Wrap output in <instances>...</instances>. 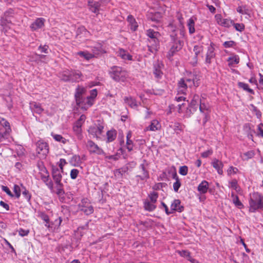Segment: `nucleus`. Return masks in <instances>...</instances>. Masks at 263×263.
I'll return each instance as SVG.
<instances>
[{
	"label": "nucleus",
	"instance_id": "23",
	"mask_svg": "<svg viewBox=\"0 0 263 263\" xmlns=\"http://www.w3.org/2000/svg\"><path fill=\"white\" fill-rule=\"evenodd\" d=\"M184 207L181 205V201L179 199H175L172 203L171 205V210L173 211H177L181 212L183 211Z\"/></svg>",
	"mask_w": 263,
	"mask_h": 263
},
{
	"label": "nucleus",
	"instance_id": "8",
	"mask_svg": "<svg viewBox=\"0 0 263 263\" xmlns=\"http://www.w3.org/2000/svg\"><path fill=\"white\" fill-rule=\"evenodd\" d=\"M86 119V116L82 115L80 116V118L74 123L73 126V130L76 135L77 138L81 140L82 139V126L84 123Z\"/></svg>",
	"mask_w": 263,
	"mask_h": 263
},
{
	"label": "nucleus",
	"instance_id": "19",
	"mask_svg": "<svg viewBox=\"0 0 263 263\" xmlns=\"http://www.w3.org/2000/svg\"><path fill=\"white\" fill-rule=\"evenodd\" d=\"M88 5L89 10L95 13H98L100 10H102V9H101V7L103 6L101 2L88 1Z\"/></svg>",
	"mask_w": 263,
	"mask_h": 263
},
{
	"label": "nucleus",
	"instance_id": "35",
	"mask_svg": "<svg viewBox=\"0 0 263 263\" xmlns=\"http://www.w3.org/2000/svg\"><path fill=\"white\" fill-rule=\"evenodd\" d=\"M107 142L113 141L117 137V132L115 130H108L106 133Z\"/></svg>",
	"mask_w": 263,
	"mask_h": 263
},
{
	"label": "nucleus",
	"instance_id": "25",
	"mask_svg": "<svg viewBox=\"0 0 263 263\" xmlns=\"http://www.w3.org/2000/svg\"><path fill=\"white\" fill-rule=\"evenodd\" d=\"M209 187V184L206 180H203L198 185L197 190L201 194H204L207 193Z\"/></svg>",
	"mask_w": 263,
	"mask_h": 263
},
{
	"label": "nucleus",
	"instance_id": "1",
	"mask_svg": "<svg viewBox=\"0 0 263 263\" xmlns=\"http://www.w3.org/2000/svg\"><path fill=\"white\" fill-rule=\"evenodd\" d=\"M200 77L198 75L190 73L187 77L180 79L178 82V93L185 95L188 88L193 86L197 87L200 84Z\"/></svg>",
	"mask_w": 263,
	"mask_h": 263
},
{
	"label": "nucleus",
	"instance_id": "41",
	"mask_svg": "<svg viewBox=\"0 0 263 263\" xmlns=\"http://www.w3.org/2000/svg\"><path fill=\"white\" fill-rule=\"evenodd\" d=\"M11 21L10 18L3 15L1 18V25L3 27H7L8 24H11Z\"/></svg>",
	"mask_w": 263,
	"mask_h": 263
},
{
	"label": "nucleus",
	"instance_id": "10",
	"mask_svg": "<svg viewBox=\"0 0 263 263\" xmlns=\"http://www.w3.org/2000/svg\"><path fill=\"white\" fill-rule=\"evenodd\" d=\"M204 98L201 96L200 98L199 110L201 113L203 114L204 118L203 121V124H205L209 118V112H210V106L208 104L204 102Z\"/></svg>",
	"mask_w": 263,
	"mask_h": 263
},
{
	"label": "nucleus",
	"instance_id": "34",
	"mask_svg": "<svg viewBox=\"0 0 263 263\" xmlns=\"http://www.w3.org/2000/svg\"><path fill=\"white\" fill-rule=\"evenodd\" d=\"M238 86L239 88L242 89L243 90L247 91L251 94H254V91L252 89L249 88V85L247 83L239 82H238Z\"/></svg>",
	"mask_w": 263,
	"mask_h": 263
},
{
	"label": "nucleus",
	"instance_id": "15",
	"mask_svg": "<svg viewBox=\"0 0 263 263\" xmlns=\"http://www.w3.org/2000/svg\"><path fill=\"white\" fill-rule=\"evenodd\" d=\"M43 173H41V178L42 180L46 184L48 188L52 190L53 188V184L52 180L49 178V174L45 168L42 170Z\"/></svg>",
	"mask_w": 263,
	"mask_h": 263
},
{
	"label": "nucleus",
	"instance_id": "13",
	"mask_svg": "<svg viewBox=\"0 0 263 263\" xmlns=\"http://www.w3.org/2000/svg\"><path fill=\"white\" fill-rule=\"evenodd\" d=\"M104 126L102 125L99 126H91L89 128L88 132L89 134L91 135L93 138L97 139H102L103 135Z\"/></svg>",
	"mask_w": 263,
	"mask_h": 263
},
{
	"label": "nucleus",
	"instance_id": "21",
	"mask_svg": "<svg viewBox=\"0 0 263 263\" xmlns=\"http://www.w3.org/2000/svg\"><path fill=\"white\" fill-rule=\"evenodd\" d=\"M213 167L216 170L217 173L219 175H222L223 174V163L217 159H214L212 160V162L211 163Z\"/></svg>",
	"mask_w": 263,
	"mask_h": 263
},
{
	"label": "nucleus",
	"instance_id": "37",
	"mask_svg": "<svg viewBox=\"0 0 263 263\" xmlns=\"http://www.w3.org/2000/svg\"><path fill=\"white\" fill-rule=\"evenodd\" d=\"M144 209L148 211H153L156 208V205L155 203L147 200L144 202Z\"/></svg>",
	"mask_w": 263,
	"mask_h": 263
},
{
	"label": "nucleus",
	"instance_id": "40",
	"mask_svg": "<svg viewBox=\"0 0 263 263\" xmlns=\"http://www.w3.org/2000/svg\"><path fill=\"white\" fill-rule=\"evenodd\" d=\"M70 162L73 166H79L81 163L80 157L78 155L73 156L70 159Z\"/></svg>",
	"mask_w": 263,
	"mask_h": 263
},
{
	"label": "nucleus",
	"instance_id": "30",
	"mask_svg": "<svg viewBox=\"0 0 263 263\" xmlns=\"http://www.w3.org/2000/svg\"><path fill=\"white\" fill-rule=\"evenodd\" d=\"M252 125L249 123L245 124L243 126L244 131L248 135V138L251 139H252L253 134L255 133V131L252 129Z\"/></svg>",
	"mask_w": 263,
	"mask_h": 263
},
{
	"label": "nucleus",
	"instance_id": "22",
	"mask_svg": "<svg viewBox=\"0 0 263 263\" xmlns=\"http://www.w3.org/2000/svg\"><path fill=\"white\" fill-rule=\"evenodd\" d=\"M124 103L127 104L129 107L133 108H136L138 107L140 104L138 102L135 98L131 96L125 97L124 98Z\"/></svg>",
	"mask_w": 263,
	"mask_h": 263
},
{
	"label": "nucleus",
	"instance_id": "2",
	"mask_svg": "<svg viewBox=\"0 0 263 263\" xmlns=\"http://www.w3.org/2000/svg\"><path fill=\"white\" fill-rule=\"evenodd\" d=\"M249 204V211L251 213L263 210V195L258 192H254L250 194Z\"/></svg>",
	"mask_w": 263,
	"mask_h": 263
},
{
	"label": "nucleus",
	"instance_id": "47",
	"mask_svg": "<svg viewBox=\"0 0 263 263\" xmlns=\"http://www.w3.org/2000/svg\"><path fill=\"white\" fill-rule=\"evenodd\" d=\"M229 187L235 190L236 191H238V185L237 181L236 179H233L229 182Z\"/></svg>",
	"mask_w": 263,
	"mask_h": 263
},
{
	"label": "nucleus",
	"instance_id": "56",
	"mask_svg": "<svg viewBox=\"0 0 263 263\" xmlns=\"http://www.w3.org/2000/svg\"><path fill=\"white\" fill-rule=\"evenodd\" d=\"M79 173V171L78 170L75 168L72 169L70 173V178L72 179H76L77 178Z\"/></svg>",
	"mask_w": 263,
	"mask_h": 263
},
{
	"label": "nucleus",
	"instance_id": "46",
	"mask_svg": "<svg viewBox=\"0 0 263 263\" xmlns=\"http://www.w3.org/2000/svg\"><path fill=\"white\" fill-rule=\"evenodd\" d=\"M0 125L4 128V130L11 128L9 123L4 118L0 117Z\"/></svg>",
	"mask_w": 263,
	"mask_h": 263
},
{
	"label": "nucleus",
	"instance_id": "58",
	"mask_svg": "<svg viewBox=\"0 0 263 263\" xmlns=\"http://www.w3.org/2000/svg\"><path fill=\"white\" fill-rule=\"evenodd\" d=\"M17 232L18 233L19 235L22 237L27 236L29 233V230L28 229L24 230L22 228L19 229L17 230Z\"/></svg>",
	"mask_w": 263,
	"mask_h": 263
},
{
	"label": "nucleus",
	"instance_id": "20",
	"mask_svg": "<svg viewBox=\"0 0 263 263\" xmlns=\"http://www.w3.org/2000/svg\"><path fill=\"white\" fill-rule=\"evenodd\" d=\"M215 48L212 45L208 47V51L206 53V57L205 63V64H210L212 62V60L215 57V54L214 53Z\"/></svg>",
	"mask_w": 263,
	"mask_h": 263
},
{
	"label": "nucleus",
	"instance_id": "44",
	"mask_svg": "<svg viewBox=\"0 0 263 263\" xmlns=\"http://www.w3.org/2000/svg\"><path fill=\"white\" fill-rule=\"evenodd\" d=\"M158 194L157 192H153L148 195L149 201L155 204L157 201Z\"/></svg>",
	"mask_w": 263,
	"mask_h": 263
},
{
	"label": "nucleus",
	"instance_id": "45",
	"mask_svg": "<svg viewBox=\"0 0 263 263\" xmlns=\"http://www.w3.org/2000/svg\"><path fill=\"white\" fill-rule=\"evenodd\" d=\"M254 155L255 153L253 151H250L245 153L241 157L243 160H247L253 158Z\"/></svg>",
	"mask_w": 263,
	"mask_h": 263
},
{
	"label": "nucleus",
	"instance_id": "49",
	"mask_svg": "<svg viewBox=\"0 0 263 263\" xmlns=\"http://www.w3.org/2000/svg\"><path fill=\"white\" fill-rule=\"evenodd\" d=\"M127 167H122L116 170L115 174L118 177H121L122 175L127 171Z\"/></svg>",
	"mask_w": 263,
	"mask_h": 263
},
{
	"label": "nucleus",
	"instance_id": "62",
	"mask_svg": "<svg viewBox=\"0 0 263 263\" xmlns=\"http://www.w3.org/2000/svg\"><path fill=\"white\" fill-rule=\"evenodd\" d=\"M13 191L15 193V195L17 198H18L21 196V189L17 185H14L13 187Z\"/></svg>",
	"mask_w": 263,
	"mask_h": 263
},
{
	"label": "nucleus",
	"instance_id": "11",
	"mask_svg": "<svg viewBox=\"0 0 263 263\" xmlns=\"http://www.w3.org/2000/svg\"><path fill=\"white\" fill-rule=\"evenodd\" d=\"M86 146L90 154H95L98 155H106V153L104 151L91 140L87 141Z\"/></svg>",
	"mask_w": 263,
	"mask_h": 263
},
{
	"label": "nucleus",
	"instance_id": "24",
	"mask_svg": "<svg viewBox=\"0 0 263 263\" xmlns=\"http://www.w3.org/2000/svg\"><path fill=\"white\" fill-rule=\"evenodd\" d=\"M198 100L199 96L198 95H194L190 105V108H187V112L189 111L190 114H193L197 110Z\"/></svg>",
	"mask_w": 263,
	"mask_h": 263
},
{
	"label": "nucleus",
	"instance_id": "14",
	"mask_svg": "<svg viewBox=\"0 0 263 263\" xmlns=\"http://www.w3.org/2000/svg\"><path fill=\"white\" fill-rule=\"evenodd\" d=\"M148 163L145 160H143V163L139 165V169L141 170L142 175H137L136 177L139 178L141 180H144L149 178V173L146 167Z\"/></svg>",
	"mask_w": 263,
	"mask_h": 263
},
{
	"label": "nucleus",
	"instance_id": "18",
	"mask_svg": "<svg viewBox=\"0 0 263 263\" xmlns=\"http://www.w3.org/2000/svg\"><path fill=\"white\" fill-rule=\"evenodd\" d=\"M56 184V194L58 196L59 199L60 201L63 202L65 201V192L63 189V184L61 182L59 183H55Z\"/></svg>",
	"mask_w": 263,
	"mask_h": 263
},
{
	"label": "nucleus",
	"instance_id": "3",
	"mask_svg": "<svg viewBox=\"0 0 263 263\" xmlns=\"http://www.w3.org/2000/svg\"><path fill=\"white\" fill-rule=\"evenodd\" d=\"M146 34L148 37V50L152 53L156 52L159 47L160 33L149 29L146 30Z\"/></svg>",
	"mask_w": 263,
	"mask_h": 263
},
{
	"label": "nucleus",
	"instance_id": "32",
	"mask_svg": "<svg viewBox=\"0 0 263 263\" xmlns=\"http://www.w3.org/2000/svg\"><path fill=\"white\" fill-rule=\"evenodd\" d=\"M127 20L129 23L130 29L134 31H136L138 25L134 17L132 15H129L128 16Z\"/></svg>",
	"mask_w": 263,
	"mask_h": 263
},
{
	"label": "nucleus",
	"instance_id": "12",
	"mask_svg": "<svg viewBox=\"0 0 263 263\" xmlns=\"http://www.w3.org/2000/svg\"><path fill=\"white\" fill-rule=\"evenodd\" d=\"M85 91L86 89L84 87L78 86L75 93L77 104L82 108H84V106H85V101H84V98H83L82 95L85 93Z\"/></svg>",
	"mask_w": 263,
	"mask_h": 263
},
{
	"label": "nucleus",
	"instance_id": "26",
	"mask_svg": "<svg viewBox=\"0 0 263 263\" xmlns=\"http://www.w3.org/2000/svg\"><path fill=\"white\" fill-rule=\"evenodd\" d=\"M45 20L43 18L36 19L30 26L32 30H36L41 28L44 25Z\"/></svg>",
	"mask_w": 263,
	"mask_h": 263
},
{
	"label": "nucleus",
	"instance_id": "50",
	"mask_svg": "<svg viewBox=\"0 0 263 263\" xmlns=\"http://www.w3.org/2000/svg\"><path fill=\"white\" fill-rule=\"evenodd\" d=\"M233 24V21L228 19V18H223L221 23L220 25L225 27H229Z\"/></svg>",
	"mask_w": 263,
	"mask_h": 263
},
{
	"label": "nucleus",
	"instance_id": "31",
	"mask_svg": "<svg viewBox=\"0 0 263 263\" xmlns=\"http://www.w3.org/2000/svg\"><path fill=\"white\" fill-rule=\"evenodd\" d=\"M118 55L123 60H132V56L124 49H120L118 52Z\"/></svg>",
	"mask_w": 263,
	"mask_h": 263
},
{
	"label": "nucleus",
	"instance_id": "51",
	"mask_svg": "<svg viewBox=\"0 0 263 263\" xmlns=\"http://www.w3.org/2000/svg\"><path fill=\"white\" fill-rule=\"evenodd\" d=\"M228 61L229 62V65L237 64L239 62V58L238 56L235 55L230 57L228 59Z\"/></svg>",
	"mask_w": 263,
	"mask_h": 263
},
{
	"label": "nucleus",
	"instance_id": "53",
	"mask_svg": "<svg viewBox=\"0 0 263 263\" xmlns=\"http://www.w3.org/2000/svg\"><path fill=\"white\" fill-rule=\"evenodd\" d=\"M203 50V47L201 45H195L194 47V51L197 57L200 53L202 52Z\"/></svg>",
	"mask_w": 263,
	"mask_h": 263
},
{
	"label": "nucleus",
	"instance_id": "42",
	"mask_svg": "<svg viewBox=\"0 0 263 263\" xmlns=\"http://www.w3.org/2000/svg\"><path fill=\"white\" fill-rule=\"evenodd\" d=\"M237 11L242 14L250 15V11L247 8L246 6H239L237 8Z\"/></svg>",
	"mask_w": 263,
	"mask_h": 263
},
{
	"label": "nucleus",
	"instance_id": "57",
	"mask_svg": "<svg viewBox=\"0 0 263 263\" xmlns=\"http://www.w3.org/2000/svg\"><path fill=\"white\" fill-rule=\"evenodd\" d=\"M178 254L182 257H186L187 259L191 258L190 253L186 250L178 251Z\"/></svg>",
	"mask_w": 263,
	"mask_h": 263
},
{
	"label": "nucleus",
	"instance_id": "28",
	"mask_svg": "<svg viewBox=\"0 0 263 263\" xmlns=\"http://www.w3.org/2000/svg\"><path fill=\"white\" fill-rule=\"evenodd\" d=\"M30 108L32 111L38 114H41L44 110L40 103L36 102L30 103Z\"/></svg>",
	"mask_w": 263,
	"mask_h": 263
},
{
	"label": "nucleus",
	"instance_id": "54",
	"mask_svg": "<svg viewBox=\"0 0 263 263\" xmlns=\"http://www.w3.org/2000/svg\"><path fill=\"white\" fill-rule=\"evenodd\" d=\"M154 74L156 78H159L162 76V72L159 67L154 66Z\"/></svg>",
	"mask_w": 263,
	"mask_h": 263
},
{
	"label": "nucleus",
	"instance_id": "43",
	"mask_svg": "<svg viewBox=\"0 0 263 263\" xmlns=\"http://www.w3.org/2000/svg\"><path fill=\"white\" fill-rule=\"evenodd\" d=\"M51 136H52L53 139L58 142H61L64 144L66 143L67 142L66 139L65 138H64V137H63L60 135H58V134H55L52 133Z\"/></svg>",
	"mask_w": 263,
	"mask_h": 263
},
{
	"label": "nucleus",
	"instance_id": "61",
	"mask_svg": "<svg viewBox=\"0 0 263 263\" xmlns=\"http://www.w3.org/2000/svg\"><path fill=\"white\" fill-rule=\"evenodd\" d=\"M62 221V218L61 217H59L54 220V222L51 223L54 229L59 228L61 225Z\"/></svg>",
	"mask_w": 263,
	"mask_h": 263
},
{
	"label": "nucleus",
	"instance_id": "16",
	"mask_svg": "<svg viewBox=\"0 0 263 263\" xmlns=\"http://www.w3.org/2000/svg\"><path fill=\"white\" fill-rule=\"evenodd\" d=\"M97 95V90L96 89H93L90 91V96L85 98L84 99V101H85V106H84V109H86L93 104V99L96 97Z\"/></svg>",
	"mask_w": 263,
	"mask_h": 263
},
{
	"label": "nucleus",
	"instance_id": "36",
	"mask_svg": "<svg viewBox=\"0 0 263 263\" xmlns=\"http://www.w3.org/2000/svg\"><path fill=\"white\" fill-rule=\"evenodd\" d=\"M77 54L86 60H89L94 57V55L92 53L87 51H79L77 53Z\"/></svg>",
	"mask_w": 263,
	"mask_h": 263
},
{
	"label": "nucleus",
	"instance_id": "33",
	"mask_svg": "<svg viewBox=\"0 0 263 263\" xmlns=\"http://www.w3.org/2000/svg\"><path fill=\"white\" fill-rule=\"evenodd\" d=\"M11 132V128H8L7 130H4V131L2 129H0V142L5 139H8Z\"/></svg>",
	"mask_w": 263,
	"mask_h": 263
},
{
	"label": "nucleus",
	"instance_id": "52",
	"mask_svg": "<svg viewBox=\"0 0 263 263\" xmlns=\"http://www.w3.org/2000/svg\"><path fill=\"white\" fill-rule=\"evenodd\" d=\"M233 202L238 209H241L243 208V205L239 200L238 197H235V199H233Z\"/></svg>",
	"mask_w": 263,
	"mask_h": 263
},
{
	"label": "nucleus",
	"instance_id": "4",
	"mask_svg": "<svg viewBox=\"0 0 263 263\" xmlns=\"http://www.w3.org/2000/svg\"><path fill=\"white\" fill-rule=\"evenodd\" d=\"M109 73L110 77L116 82H125L128 77L127 72L118 66L111 67Z\"/></svg>",
	"mask_w": 263,
	"mask_h": 263
},
{
	"label": "nucleus",
	"instance_id": "7",
	"mask_svg": "<svg viewBox=\"0 0 263 263\" xmlns=\"http://www.w3.org/2000/svg\"><path fill=\"white\" fill-rule=\"evenodd\" d=\"M36 152L40 158H45L49 152L48 144L43 140H39L36 143Z\"/></svg>",
	"mask_w": 263,
	"mask_h": 263
},
{
	"label": "nucleus",
	"instance_id": "48",
	"mask_svg": "<svg viewBox=\"0 0 263 263\" xmlns=\"http://www.w3.org/2000/svg\"><path fill=\"white\" fill-rule=\"evenodd\" d=\"M238 172V169L233 166H231L227 170V174L229 176H231L237 174Z\"/></svg>",
	"mask_w": 263,
	"mask_h": 263
},
{
	"label": "nucleus",
	"instance_id": "63",
	"mask_svg": "<svg viewBox=\"0 0 263 263\" xmlns=\"http://www.w3.org/2000/svg\"><path fill=\"white\" fill-rule=\"evenodd\" d=\"M22 195L24 198L28 201H30L31 198V194L29 191L24 188V190L22 191Z\"/></svg>",
	"mask_w": 263,
	"mask_h": 263
},
{
	"label": "nucleus",
	"instance_id": "9",
	"mask_svg": "<svg viewBox=\"0 0 263 263\" xmlns=\"http://www.w3.org/2000/svg\"><path fill=\"white\" fill-rule=\"evenodd\" d=\"M78 206L79 209L87 215L91 214L93 212V208L87 198L83 199Z\"/></svg>",
	"mask_w": 263,
	"mask_h": 263
},
{
	"label": "nucleus",
	"instance_id": "17",
	"mask_svg": "<svg viewBox=\"0 0 263 263\" xmlns=\"http://www.w3.org/2000/svg\"><path fill=\"white\" fill-rule=\"evenodd\" d=\"M63 171L59 170L56 166H52V177L55 183H59L61 182L62 176V173Z\"/></svg>",
	"mask_w": 263,
	"mask_h": 263
},
{
	"label": "nucleus",
	"instance_id": "39",
	"mask_svg": "<svg viewBox=\"0 0 263 263\" xmlns=\"http://www.w3.org/2000/svg\"><path fill=\"white\" fill-rule=\"evenodd\" d=\"M187 26L189 29V33L192 34L195 31V22L192 18H190L187 21Z\"/></svg>",
	"mask_w": 263,
	"mask_h": 263
},
{
	"label": "nucleus",
	"instance_id": "59",
	"mask_svg": "<svg viewBox=\"0 0 263 263\" xmlns=\"http://www.w3.org/2000/svg\"><path fill=\"white\" fill-rule=\"evenodd\" d=\"M181 186V183L178 177L176 179V182L173 184V188L175 192H177Z\"/></svg>",
	"mask_w": 263,
	"mask_h": 263
},
{
	"label": "nucleus",
	"instance_id": "38",
	"mask_svg": "<svg viewBox=\"0 0 263 263\" xmlns=\"http://www.w3.org/2000/svg\"><path fill=\"white\" fill-rule=\"evenodd\" d=\"M92 52L95 57L96 55H98L103 53L104 52V49L102 48V46L100 44H98L93 47L92 49Z\"/></svg>",
	"mask_w": 263,
	"mask_h": 263
},
{
	"label": "nucleus",
	"instance_id": "27",
	"mask_svg": "<svg viewBox=\"0 0 263 263\" xmlns=\"http://www.w3.org/2000/svg\"><path fill=\"white\" fill-rule=\"evenodd\" d=\"M161 128V125L157 120H153L152 121L151 124L146 127L145 129V131H156L160 129Z\"/></svg>",
	"mask_w": 263,
	"mask_h": 263
},
{
	"label": "nucleus",
	"instance_id": "29",
	"mask_svg": "<svg viewBox=\"0 0 263 263\" xmlns=\"http://www.w3.org/2000/svg\"><path fill=\"white\" fill-rule=\"evenodd\" d=\"M132 137V133L131 131H128L126 135V148L129 152L132 151L133 149L134 143L131 139Z\"/></svg>",
	"mask_w": 263,
	"mask_h": 263
},
{
	"label": "nucleus",
	"instance_id": "6",
	"mask_svg": "<svg viewBox=\"0 0 263 263\" xmlns=\"http://www.w3.org/2000/svg\"><path fill=\"white\" fill-rule=\"evenodd\" d=\"M172 42L170 44V49L167 53V57L171 59L174 54L179 51L182 47L183 42L178 39V36L175 32L171 34Z\"/></svg>",
	"mask_w": 263,
	"mask_h": 263
},
{
	"label": "nucleus",
	"instance_id": "60",
	"mask_svg": "<svg viewBox=\"0 0 263 263\" xmlns=\"http://www.w3.org/2000/svg\"><path fill=\"white\" fill-rule=\"evenodd\" d=\"M187 172H188V167L184 165V166L180 167L179 170V173L180 174H181L183 176H185V175H187Z\"/></svg>",
	"mask_w": 263,
	"mask_h": 263
},
{
	"label": "nucleus",
	"instance_id": "55",
	"mask_svg": "<svg viewBox=\"0 0 263 263\" xmlns=\"http://www.w3.org/2000/svg\"><path fill=\"white\" fill-rule=\"evenodd\" d=\"M150 19L154 22H158L161 17V14L159 12H156L151 17L149 16Z\"/></svg>",
	"mask_w": 263,
	"mask_h": 263
},
{
	"label": "nucleus",
	"instance_id": "64",
	"mask_svg": "<svg viewBox=\"0 0 263 263\" xmlns=\"http://www.w3.org/2000/svg\"><path fill=\"white\" fill-rule=\"evenodd\" d=\"M262 127H263L262 123H260L258 125V126H257L258 132L257 134V136L263 138V129L262 128Z\"/></svg>",
	"mask_w": 263,
	"mask_h": 263
},
{
	"label": "nucleus",
	"instance_id": "5",
	"mask_svg": "<svg viewBox=\"0 0 263 263\" xmlns=\"http://www.w3.org/2000/svg\"><path fill=\"white\" fill-rule=\"evenodd\" d=\"M61 78L65 82H78L82 80V74L79 70H64L61 73Z\"/></svg>",
	"mask_w": 263,
	"mask_h": 263
}]
</instances>
